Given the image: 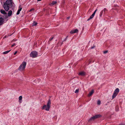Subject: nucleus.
<instances>
[{"instance_id": "obj_1", "label": "nucleus", "mask_w": 125, "mask_h": 125, "mask_svg": "<svg viewBox=\"0 0 125 125\" xmlns=\"http://www.w3.org/2000/svg\"><path fill=\"white\" fill-rule=\"evenodd\" d=\"M51 96L50 97V98L48 100V101L47 105L45 104L43 106L42 108V109H45V110L47 111H48L49 110L51 104Z\"/></svg>"}, {"instance_id": "obj_2", "label": "nucleus", "mask_w": 125, "mask_h": 125, "mask_svg": "<svg viewBox=\"0 0 125 125\" xmlns=\"http://www.w3.org/2000/svg\"><path fill=\"white\" fill-rule=\"evenodd\" d=\"M101 115H97L94 116L90 118L88 121V122H91L94 121L95 119L100 117Z\"/></svg>"}, {"instance_id": "obj_3", "label": "nucleus", "mask_w": 125, "mask_h": 125, "mask_svg": "<svg viewBox=\"0 0 125 125\" xmlns=\"http://www.w3.org/2000/svg\"><path fill=\"white\" fill-rule=\"evenodd\" d=\"M26 62H23L19 66L18 69L19 70L22 71L24 69L26 65Z\"/></svg>"}, {"instance_id": "obj_4", "label": "nucleus", "mask_w": 125, "mask_h": 125, "mask_svg": "<svg viewBox=\"0 0 125 125\" xmlns=\"http://www.w3.org/2000/svg\"><path fill=\"white\" fill-rule=\"evenodd\" d=\"M38 53L35 51L32 52L30 53V56L31 57L33 58H35L37 56Z\"/></svg>"}, {"instance_id": "obj_5", "label": "nucleus", "mask_w": 125, "mask_h": 125, "mask_svg": "<svg viewBox=\"0 0 125 125\" xmlns=\"http://www.w3.org/2000/svg\"><path fill=\"white\" fill-rule=\"evenodd\" d=\"M119 92V89L118 88H116L115 91L113 94L112 95V98L114 99L116 96L118 94Z\"/></svg>"}, {"instance_id": "obj_6", "label": "nucleus", "mask_w": 125, "mask_h": 125, "mask_svg": "<svg viewBox=\"0 0 125 125\" xmlns=\"http://www.w3.org/2000/svg\"><path fill=\"white\" fill-rule=\"evenodd\" d=\"M14 4L12 1V0H8V10Z\"/></svg>"}, {"instance_id": "obj_7", "label": "nucleus", "mask_w": 125, "mask_h": 125, "mask_svg": "<svg viewBox=\"0 0 125 125\" xmlns=\"http://www.w3.org/2000/svg\"><path fill=\"white\" fill-rule=\"evenodd\" d=\"M107 11V10L106 8H104V9L103 10H102L100 12L99 16L100 17H101L103 14V11H104V14H103V15H105V14L106 13V12Z\"/></svg>"}, {"instance_id": "obj_8", "label": "nucleus", "mask_w": 125, "mask_h": 125, "mask_svg": "<svg viewBox=\"0 0 125 125\" xmlns=\"http://www.w3.org/2000/svg\"><path fill=\"white\" fill-rule=\"evenodd\" d=\"M8 0H7L6 2H4V4L3 7L4 9L7 11H8V3L7 1Z\"/></svg>"}, {"instance_id": "obj_9", "label": "nucleus", "mask_w": 125, "mask_h": 125, "mask_svg": "<svg viewBox=\"0 0 125 125\" xmlns=\"http://www.w3.org/2000/svg\"><path fill=\"white\" fill-rule=\"evenodd\" d=\"M0 12L1 13L4 14L5 16V18L7 17V13H6L5 11L3 9H1L0 10Z\"/></svg>"}, {"instance_id": "obj_10", "label": "nucleus", "mask_w": 125, "mask_h": 125, "mask_svg": "<svg viewBox=\"0 0 125 125\" xmlns=\"http://www.w3.org/2000/svg\"><path fill=\"white\" fill-rule=\"evenodd\" d=\"M22 9L21 7H20V6L19 7V9L18 10V11L17 12L16 14L18 15L19 14L20 11Z\"/></svg>"}, {"instance_id": "obj_11", "label": "nucleus", "mask_w": 125, "mask_h": 125, "mask_svg": "<svg viewBox=\"0 0 125 125\" xmlns=\"http://www.w3.org/2000/svg\"><path fill=\"white\" fill-rule=\"evenodd\" d=\"M85 75V73L84 72H81L79 73V75L82 76H84Z\"/></svg>"}, {"instance_id": "obj_12", "label": "nucleus", "mask_w": 125, "mask_h": 125, "mask_svg": "<svg viewBox=\"0 0 125 125\" xmlns=\"http://www.w3.org/2000/svg\"><path fill=\"white\" fill-rule=\"evenodd\" d=\"M94 90L93 89L92 90L91 92H90V93H89V94H88V96L89 97L90 96H91L94 93Z\"/></svg>"}, {"instance_id": "obj_13", "label": "nucleus", "mask_w": 125, "mask_h": 125, "mask_svg": "<svg viewBox=\"0 0 125 125\" xmlns=\"http://www.w3.org/2000/svg\"><path fill=\"white\" fill-rule=\"evenodd\" d=\"M12 12L11 10L8 11V17L11 16L12 14Z\"/></svg>"}, {"instance_id": "obj_14", "label": "nucleus", "mask_w": 125, "mask_h": 125, "mask_svg": "<svg viewBox=\"0 0 125 125\" xmlns=\"http://www.w3.org/2000/svg\"><path fill=\"white\" fill-rule=\"evenodd\" d=\"M94 15L93 14H92V15L87 20V21H89V20H90L91 19L93 18L94 17Z\"/></svg>"}, {"instance_id": "obj_15", "label": "nucleus", "mask_w": 125, "mask_h": 125, "mask_svg": "<svg viewBox=\"0 0 125 125\" xmlns=\"http://www.w3.org/2000/svg\"><path fill=\"white\" fill-rule=\"evenodd\" d=\"M37 23L35 21H34L32 23V26H36L37 24Z\"/></svg>"}, {"instance_id": "obj_16", "label": "nucleus", "mask_w": 125, "mask_h": 125, "mask_svg": "<svg viewBox=\"0 0 125 125\" xmlns=\"http://www.w3.org/2000/svg\"><path fill=\"white\" fill-rule=\"evenodd\" d=\"M57 3V2L56 1H53L52 2V3L51 4V5H53L56 4Z\"/></svg>"}, {"instance_id": "obj_17", "label": "nucleus", "mask_w": 125, "mask_h": 125, "mask_svg": "<svg viewBox=\"0 0 125 125\" xmlns=\"http://www.w3.org/2000/svg\"><path fill=\"white\" fill-rule=\"evenodd\" d=\"M53 37H52L51 38H50L49 39V41H48V43L49 44H50V42L51 41H52V40L53 39Z\"/></svg>"}, {"instance_id": "obj_18", "label": "nucleus", "mask_w": 125, "mask_h": 125, "mask_svg": "<svg viewBox=\"0 0 125 125\" xmlns=\"http://www.w3.org/2000/svg\"><path fill=\"white\" fill-rule=\"evenodd\" d=\"M3 19L2 18H0V23H2V22H3Z\"/></svg>"}, {"instance_id": "obj_19", "label": "nucleus", "mask_w": 125, "mask_h": 125, "mask_svg": "<svg viewBox=\"0 0 125 125\" xmlns=\"http://www.w3.org/2000/svg\"><path fill=\"white\" fill-rule=\"evenodd\" d=\"M74 30V33H77L78 32V30L77 29H75Z\"/></svg>"}, {"instance_id": "obj_20", "label": "nucleus", "mask_w": 125, "mask_h": 125, "mask_svg": "<svg viewBox=\"0 0 125 125\" xmlns=\"http://www.w3.org/2000/svg\"><path fill=\"white\" fill-rule=\"evenodd\" d=\"M79 89H76L75 92V93H78V92H79Z\"/></svg>"}, {"instance_id": "obj_21", "label": "nucleus", "mask_w": 125, "mask_h": 125, "mask_svg": "<svg viewBox=\"0 0 125 125\" xmlns=\"http://www.w3.org/2000/svg\"><path fill=\"white\" fill-rule=\"evenodd\" d=\"M22 97L21 96H20L19 98V100H21L22 99Z\"/></svg>"}, {"instance_id": "obj_22", "label": "nucleus", "mask_w": 125, "mask_h": 125, "mask_svg": "<svg viewBox=\"0 0 125 125\" xmlns=\"http://www.w3.org/2000/svg\"><path fill=\"white\" fill-rule=\"evenodd\" d=\"M101 101L100 100H98L97 101V104L98 105H100V104Z\"/></svg>"}, {"instance_id": "obj_23", "label": "nucleus", "mask_w": 125, "mask_h": 125, "mask_svg": "<svg viewBox=\"0 0 125 125\" xmlns=\"http://www.w3.org/2000/svg\"><path fill=\"white\" fill-rule=\"evenodd\" d=\"M97 9H96L95 10V11H94V13H93L92 14H93L94 15L96 13V11H97Z\"/></svg>"}, {"instance_id": "obj_24", "label": "nucleus", "mask_w": 125, "mask_h": 125, "mask_svg": "<svg viewBox=\"0 0 125 125\" xmlns=\"http://www.w3.org/2000/svg\"><path fill=\"white\" fill-rule=\"evenodd\" d=\"M8 53V51H5V52H3V54H7Z\"/></svg>"}, {"instance_id": "obj_25", "label": "nucleus", "mask_w": 125, "mask_h": 125, "mask_svg": "<svg viewBox=\"0 0 125 125\" xmlns=\"http://www.w3.org/2000/svg\"><path fill=\"white\" fill-rule=\"evenodd\" d=\"M74 30H72L70 32V33L71 34H73V33H74Z\"/></svg>"}, {"instance_id": "obj_26", "label": "nucleus", "mask_w": 125, "mask_h": 125, "mask_svg": "<svg viewBox=\"0 0 125 125\" xmlns=\"http://www.w3.org/2000/svg\"><path fill=\"white\" fill-rule=\"evenodd\" d=\"M68 37V36H66V37L65 38V40H64L63 42L65 41H66L67 40Z\"/></svg>"}, {"instance_id": "obj_27", "label": "nucleus", "mask_w": 125, "mask_h": 125, "mask_svg": "<svg viewBox=\"0 0 125 125\" xmlns=\"http://www.w3.org/2000/svg\"><path fill=\"white\" fill-rule=\"evenodd\" d=\"M107 52H108V51H105L104 52V54H105V53H107Z\"/></svg>"}, {"instance_id": "obj_28", "label": "nucleus", "mask_w": 125, "mask_h": 125, "mask_svg": "<svg viewBox=\"0 0 125 125\" xmlns=\"http://www.w3.org/2000/svg\"><path fill=\"white\" fill-rule=\"evenodd\" d=\"M95 46H94L91 47V49H93L94 48H95Z\"/></svg>"}, {"instance_id": "obj_29", "label": "nucleus", "mask_w": 125, "mask_h": 125, "mask_svg": "<svg viewBox=\"0 0 125 125\" xmlns=\"http://www.w3.org/2000/svg\"><path fill=\"white\" fill-rule=\"evenodd\" d=\"M15 45H16V44H15V43H14L11 46V47H13L14 46H15Z\"/></svg>"}, {"instance_id": "obj_30", "label": "nucleus", "mask_w": 125, "mask_h": 125, "mask_svg": "<svg viewBox=\"0 0 125 125\" xmlns=\"http://www.w3.org/2000/svg\"><path fill=\"white\" fill-rule=\"evenodd\" d=\"M17 53V51L15 52L14 53V55L16 54V53Z\"/></svg>"}, {"instance_id": "obj_31", "label": "nucleus", "mask_w": 125, "mask_h": 125, "mask_svg": "<svg viewBox=\"0 0 125 125\" xmlns=\"http://www.w3.org/2000/svg\"><path fill=\"white\" fill-rule=\"evenodd\" d=\"M34 10L33 9H31L30 10V11H32V10Z\"/></svg>"}, {"instance_id": "obj_32", "label": "nucleus", "mask_w": 125, "mask_h": 125, "mask_svg": "<svg viewBox=\"0 0 125 125\" xmlns=\"http://www.w3.org/2000/svg\"><path fill=\"white\" fill-rule=\"evenodd\" d=\"M70 18V17H68L67 18V19H69Z\"/></svg>"}, {"instance_id": "obj_33", "label": "nucleus", "mask_w": 125, "mask_h": 125, "mask_svg": "<svg viewBox=\"0 0 125 125\" xmlns=\"http://www.w3.org/2000/svg\"><path fill=\"white\" fill-rule=\"evenodd\" d=\"M14 32H13V33H12V34H11L9 36H10L11 35H12L13 33H14Z\"/></svg>"}, {"instance_id": "obj_34", "label": "nucleus", "mask_w": 125, "mask_h": 125, "mask_svg": "<svg viewBox=\"0 0 125 125\" xmlns=\"http://www.w3.org/2000/svg\"><path fill=\"white\" fill-rule=\"evenodd\" d=\"M38 1H41L42 0H37Z\"/></svg>"}, {"instance_id": "obj_35", "label": "nucleus", "mask_w": 125, "mask_h": 125, "mask_svg": "<svg viewBox=\"0 0 125 125\" xmlns=\"http://www.w3.org/2000/svg\"><path fill=\"white\" fill-rule=\"evenodd\" d=\"M41 80L40 79H39V81H40Z\"/></svg>"}, {"instance_id": "obj_36", "label": "nucleus", "mask_w": 125, "mask_h": 125, "mask_svg": "<svg viewBox=\"0 0 125 125\" xmlns=\"http://www.w3.org/2000/svg\"><path fill=\"white\" fill-rule=\"evenodd\" d=\"M10 51V50L9 51H8V52H9Z\"/></svg>"}]
</instances>
